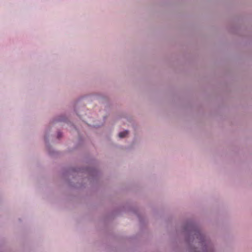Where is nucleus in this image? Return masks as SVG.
<instances>
[{
	"label": "nucleus",
	"mask_w": 252,
	"mask_h": 252,
	"mask_svg": "<svg viewBox=\"0 0 252 252\" xmlns=\"http://www.w3.org/2000/svg\"><path fill=\"white\" fill-rule=\"evenodd\" d=\"M128 134V131L127 130H125L122 132H121L119 134V136L120 138L125 137Z\"/></svg>",
	"instance_id": "f257e3e1"
}]
</instances>
